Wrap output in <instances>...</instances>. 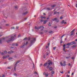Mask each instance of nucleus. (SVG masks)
Returning <instances> with one entry per match:
<instances>
[{"label": "nucleus", "instance_id": "f257e3e1", "mask_svg": "<svg viewBox=\"0 0 77 77\" xmlns=\"http://www.w3.org/2000/svg\"><path fill=\"white\" fill-rule=\"evenodd\" d=\"M13 39H14V36H12L11 37V39H10L9 40H7V42H9L10 41H11Z\"/></svg>", "mask_w": 77, "mask_h": 77}, {"label": "nucleus", "instance_id": "f03ea898", "mask_svg": "<svg viewBox=\"0 0 77 77\" xmlns=\"http://www.w3.org/2000/svg\"><path fill=\"white\" fill-rule=\"evenodd\" d=\"M42 26H40L38 27H37V26H35V29H41V28H42Z\"/></svg>", "mask_w": 77, "mask_h": 77}, {"label": "nucleus", "instance_id": "7ed1b4c3", "mask_svg": "<svg viewBox=\"0 0 77 77\" xmlns=\"http://www.w3.org/2000/svg\"><path fill=\"white\" fill-rule=\"evenodd\" d=\"M66 22H65V21H64V20H63L61 22V24H66Z\"/></svg>", "mask_w": 77, "mask_h": 77}, {"label": "nucleus", "instance_id": "20e7f679", "mask_svg": "<svg viewBox=\"0 0 77 77\" xmlns=\"http://www.w3.org/2000/svg\"><path fill=\"white\" fill-rule=\"evenodd\" d=\"M9 55H6V56H4L3 57V59H6L7 57H9Z\"/></svg>", "mask_w": 77, "mask_h": 77}, {"label": "nucleus", "instance_id": "39448f33", "mask_svg": "<svg viewBox=\"0 0 77 77\" xmlns=\"http://www.w3.org/2000/svg\"><path fill=\"white\" fill-rule=\"evenodd\" d=\"M13 46H18V45L17 43H14L12 44Z\"/></svg>", "mask_w": 77, "mask_h": 77}, {"label": "nucleus", "instance_id": "423d86ee", "mask_svg": "<svg viewBox=\"0 0 77 77\" xmlns=\"http://www.w3.org/2000/svg\"><path fill=\"white\" fill-rule=\"evenodd\" d=\"M14 53V52L12 51H11L10 52H8V53L10 54H11V53Z\"/></svg>", "mask_w": 77, "mask_h": 77}, {"label": "nucleus", "instance_id": "0eeeda50", "mask_svg": "<svg viewBox=\"0 0 77 77\" xmlns=\"http://www.w3.org/2000/svg\"><path fill=\"white\" fill-rule=\"evenodd\" d=\"M28 14V12L26 11L25 12H24L23 13V15H26V14Z\"/></svg>", "mask_w": 77, "mask_h": 77}, {"label": "nucleus", "instance_id": "6e6552de", "mask_svg": "<svg viewBox=\"0 0 77 77\" xmlns=\"http://www.w3.org/2000/svg\"><path fill=\"white\" fill-rule=\"evenodd\" d=\"M16 66H17L16 65H14V70L15 71H16Z\"/></svg>", "mask_w": 77, "mask_h": 77}, {"label": "nucleus", "instance_id": "1a4fd4ad", "mask_svg": "<svg viewBox=\"0 0 77 77\" xmlns=\"http://www.w3.org/2000/svg\"><path fill=\"white\" fill-rule=\"evenodd\" d=\"M20 60H18L17 61L16 63V64H15V65H16L17 66V64L18 63H20Z\"/></svg>", "mask_w": 77, "mask_h": 77}, {"label": "nucleus", "instance_id": "9d476101", "mask_svg": "<svg viewBox=\"0 0 77 77\" xmlns=\"http://www.w3.org/2000/svg\"><path fill=\"white\" fill-rule=\"evenodd\" d=\"M74 35H75V33L74 32H72V33H71V34H70V35L71 36Z\"/></svg>", "mask_w": 77, "mask_h": 77}, {"label": "nucleus", "instance_id": "9b49d317", "mask_svg": "<svg viewBox=\"0 0 77 77\" xmlns=\"http://www.w3.org/2000/svg\"><path fill=\"white\" fill-rule=\"evenodd\" d=\"M14 8H15V9H18V6L17 5H15L14 6Z\"/></svg>", "mask_w": 77, "mask_h": 77}, {"label": "nucleus", "instance_id": "f8f14e48", "mask_svg": "<svg viewBox=\"0 0 77 77\" xmlns=\"http://www.w3.org/2000/svg\"><path fill=\"white\" fill-rule=\"evenodd\" d=\"M71 45H73V44H75V42H73L71 43Z\"/></svg>", "mask_w": 77, "mask_h": 77}, {"label": "nucleus", "instance_id": "ddd939ff", "mask_svg": "<svg viewBox=\"0 0 77 77\" xmlns=\"http://www.w3.org/2000/svg\"><path fill=\"white\" fill-rule=\"evenodd\" d=\"M48 21L47 20H45L44 21V22H43L44 24H46V23Z\"/></svg>", "mask_w": 77, "mask_h": 77}, {"label": "nucleus", "instance_id": "4468645a", "mask_svg": "<svg viewBox=\"0 0 77 77\" xmlns=\"http://www.w3.org/2000/svg\"><path fill=\"white\" fill-rule=\"evenodd\" d=\"M70 45H71V43L67 44H66V45H68V46H69Z\"/></svg>", "mask_w": 77, "mask_h": 77}, {"label": "nucleus", "instance_id": "2eb2a0df", "mask_svg": "<svg viewBox=\"0 0 77 77\" xmlns=\"http://www.w3.org/2000/svg\"><path fill=\"white\" fill-rule=\"evenodd\" d=\"M47 63H45L44 65V66H47Z\"/></svg>", "mask_w": 77, "mask_h": 77}, {"label": "nucleus", "instance_id": "dca6fc26", "mask_svg": "<svg viewBox=\"0 0 77 77\" xmlns=\"http://www.w3.org/2000/svg\"><path fill=\"white\" fill-rule=\"evenodd\" d=\"M75 30V29H73L71 32H70V33H74V32Z\"/></svg>", "mask_w": 77, "mask_h": 77}, {"label": "nucleus", "instance_id": "f3484780", "mask_svg": "<svg viewBox=\"0 0 77 77\" xmlns=\"http://www.w3.org/2000/svg\"><path fill=\"white\" fill-rule=\"evenodd\" d=\"M72 47V48H75V47H76V45H73Z\"/></svg>", "mask_w": 77, "mask_h": 77}, {"label": "nucleus", "instance_id": "a211bd4d", "mask_svg": "<svg viewBox=\"0 0 77 77\" xmlns=\"http://www.w3.org/2000/svg\"><path fill=\"white\" fill-rule=\"evenodd\" d=\"M56 18V20H55L56 22H58L59 21V20H57V18Z\"/></svg>", "mask_w": 77, "mask_h": 77}, {"label": "nucleus", "instance_id": "6ab92c4d", "mask_svg": "<svg viewBox=\"0 0 77 77\" xmlns=\"http://www.w3.org/2000/svg\"><path fill=\"white\" fill-rule=\"evenodd\" d=\"M60 65H61V66H62L63 64L62 62H60Z\"/></svg>", "mask_w": 77, "mask_h": 77}, {"label": "nucleus", "instance_id": "aec40b11", "mask_svg": "<svg viewBox=\"0 0 77 77\" xmlns=\"http://www.w3.org/2000/svg\"><path fill=\"white\" fill-rule=\"evenodd\" d=\"M41 18H42V19H43V18L45 19V17L41 16Z\"/></svg>", "mask_w": 77, "mask_h": 77}, {"label": "nucleus", "instance_id": "412c9836", "mask_svg": "<svg viewBox=\"0 0 77 77\" xmlns=\"http://www.w3.org/2000/svg\"><path fill=\"white\" fill-rule=\"evenodd\" d=\"M50 9H51L50 8H47V10H50Z\"/></svg>", "mask_w": 77, "mask_h": 77}, {"label": "nucleus", "instance_id": "4be33fe9", "mask_svg": "<svg viewBox=\"0 0 77 77\" xmlns=\"http://www.w3.org/2000/svg\"><path fill=\"white\" fill-rule=\"evenodd\" d=\"M52 21H54L56 20V18H55L54 19H52Z\"/></svg>", "mask_w": 77, "mask_h": 77}, {"label": "nucleus", "instance_id": "5701e85b", "mask_svg": "<svg viewBox=\"0 0 77 77\" xmlns=\"http://www.w3.org/2000/svg\"><path fill=\"white\" fill-rule=\"evenodd\" d=\"M32 39L33 41H35V40H36V38H33Z\"/></svg>", "mask_w": 77, "mask_h": 77}, {"label": "nucleus", "instance_id": "b1692460", "mask_svg": "<svg viewBox=\"0 0 77 77\" xmlns=\"http://www.w3.org/2000/svg\"><path fill=\"white\" fill-rule=\"evenodd\" d=\"M4 53L5 54H7V52H6V51H4Z\"/></svg>", "mask_w": 77, "mask_h": 77}, {"label": "nucleus", "instance_id": "393cba45", "mask_svg": "<svg viewBox=\"0 0 77 77\" xmlns=\"http://www.w3.org/2000/svg\"><path fill=\"white\" fill-rule=\"evenodd\" d=\"M71 59L72 60H73V59H75V57H72L71 58Z\"/></svg>", "mask_w": 77, "mask_h": 77}, {"label": "nucleus", "instance_id": "a878e982", "mask_svg": "<svg viewBox=\"0 0 77 77\" xmlns=\"http://www.w3.org/2000/svg\"><path fill=\"white\" fill-rule=\"evenodd\" d=\"M49 69H50V71H51V70H52V69H53L51 67H50Z\"/></svg>", "mask_w": 77, "mask_h": 77}, {"label": "nucleus", "instance_id": "bb28decb", "mask_svg": "<svg viewBox=\"0 0 77 77\" xmlns=\"http://www.w3.org/2000/svg\"><path fill=\"white\" fill-rule=\"evenodd\" d=\"M62 66H66V64L63 63V64Z\"/></svg>", "mask_w": 77, "mask_h": 77}, {"label": "nucleus", "instance_id": "cd10ccee", "mask_svg": "<svg viewBox=\"0 0 77 77\" xmlns=\"http://www.w3.org/2000/svg\"><path fill=\"white\" fill-rule=\"evenodd\" d=\"M56 47H54V48H53V50H55V49H56Z\"/></svg>", "mask_w": 77, "mask_h": 77}, {"label": "nucleus", "instance_id": "c85d7f7f", "mask_svg": "<svg viewBox=\"0 0 77 77\" xmlns=\"http://www.w3.org/2000/svg\"><path fill=\"white\" fill-rule=\"evenodd\" d=\"M55 6H56V5H52V8H54V7H55Z\"/></svg>", "mask_w": 77, "mask_h": 77}, {"label": "nucleus", "instance_id": "c756f323", "mask_svg": "<svg viewBox=\"0 0 77 77\" xmlns=\"http://www.w3.org/2000/svg\"><path fill=\"white\" fill-rule=\"evenodd\" d=\"M45 75V77H47V76H48V74H46V75Z\"/></svg>", "mask_w": 77, "mask_h": 77}, {"label": "nucleus", "instance_id": "7c9ffc66", "mask_svg": "<svg viewBox=\"0 0 77 77\" xmlns=\"http://www.w3.org/2000/svg\"><path fill=\"white\" fill-rule=\"evenodd\" d=\"M20 36H21V35L19 34L18 35V38H20Z\"/></svg>", "mask_w": 77, "mask_h": 77}, {"label": "nucleus", "instance_id": "2f4dec72", "mask_svg": "<svg viewBox=\"0 0 77 77\" xmlns=\"http://www.w3.org/2000/svg\"><path fill=\"white\" fill-rule=\"evenodd\" d=\"M8 59L9 60H11L12 59V58L11 57H9Z\"/></svg>", "mask_w": 77, "mask_h": 77}, {"label": "nucleus", "instance_id": "473e14b6", "mask_svg": "<svg viewBox=\"0 0 77 77\" xmlns=\"http://www.w3.org/2000/svg\"><path fill=\"white\" fill-rule=\"evenodd\" d=\"M34 73L36 74H37V75H38V73H37V72H35Z\"/></svg>", "mask_w": 77, "mask_h": 77}, {"label": "nucleus", "instance_id": "72a5a7b5", "mask_svg": "<svg viewBox=\"0 0 77 77\" xmlns=\"http://www.w3.org/2000/svg\"><path fill=\"white\" fill-rule=\"evenodd\" d=\"M47 68H48V69L49 68H50V66H47Z\"/></svg>", "mask_w": 77, "mask_h": 77}, {"label": "nucleus", "instance_id": "f704fd0d", "mask_svg": "<svg viewBox=\"0 0 77 77\" xmlns=\"http://www.w3.org/2000/svg\"><path fill=\"white\" fill-rule=\"evenodd\" d=\"M0 53L2 55H3L4 54L2 52H1Z\"/></svg>", "mask_w": 77, "mask_h": 77}, {"label": "nucleus", "instance_id": "c9c22d12", "mask_svg": "<svg viewBox=\"0 0 77 77\" xmlns=\"http://www.w3.org/2000/svg\"><path fill=\"white\" fill-rule=\"evenodd\" d=\"M18 28H19V27L18 26H17L16 27V29H18Z\"/></svg>", "mask_w": 77, "mask_h": 77}, {"label": "nucleus", "instance_id": "e433bc0d", "mask_svg": "<svg viewBox=\"0 0 77 77\" xmlns=\"http://www.w3.org/2000/svg\"><path fill=\"white\" fill-rule=\"evenodd\" d=\"M51 73H52V74H54V72L53 71H52Z\"/></svg>", "mask_w": 77, "mask_h": 77}, {"label": "nucleus", "instance_id": "4c0bfd02", "mask_svg": "<svg viewBox=\"0 0 77 77\" xmlns=\"http://www.w3.org/2000/svg\"><path fill=\"white\" fill-rule=\"evenodd\" d=\"M23 46H24V45H25V42H24L23 43Z\"/></svg>", "mask_w": 77, "mask_h": 77}, {"label": "nucleus", "instance_id": "58836bf2", "mask_svg": "<svg viewBox=\"0 0 77 77\" xmlns=\"http://www.w3.org/2000/svg\"><path fill=\"white\" fill-rule=\"evenodd\" d=\"M60 73H61V74H63V71H62V72L60 71Z\"/></svg>", "mask_w": 77, "mask_h": 77}, {"label": "nucleus", "instance_id": "ea45409f", "mask_svg": "<svg viewBox=\"0 0 77 77\" xmlns=\"http://www.w3.org/2000/svg\"><path fill=\"white\" fill-rule=\"evenodd\" d=\"M65 47H63V50L64 51H65Z\"/></svg>", "mask_w": 77, "mask_h": 77}, {"label": "nucleus", "instance_id": "a19ab883", "mask_svg": "<svg viewBox=\"0 0 77 77\" xmlns=\"http://www.w3.org/2000/svg\"><path fill=\"white\" fill-rule=\"evenodd\" d=\"M52 31H50L49 32V33H52Z\"/></svg>", "mask_w": 77, "mask_h": 77}, {"label": "nucleus", "instance_id": "79ce46f5", "mask_svg": "<svg viewBox=\"0 0 77 77\" xmlns=\"http://www.w3.org/2000/svg\"><path fill=\"white\" fill-rule=\"evenodd\" d=\"M11 29H14V27H11Z\"/></svg>", "mask_w": 77, "mask_h": 77}, {"label": "nucleus", "instance_id": "37998d69", "mask_svg": "<svg viewBox=\"0 0 77 77\" xmlns=\"http://www.w3.org/2000/svg\"><path fill=\"white\" fill-rule=\"evenodd\" d=\"M27 39V37H26L25 38L23 39V40H26Z\"/></svg>", "mask_w": 77, "mask_h": 77}, {"label": "nucleus", "instance_id": "c03bdc74", "mask_svg": "<svg viewBox=\"0 0 77 77\" xmlns=\"http://www.w3.org/2000/svg\"><path fill=\"white\" fill-rule=\"evenodd\" d=\"M46 74V73H45V72L43 73V75H45Z\"/></svg>", "mask_w": 77, "mask_h": 77}, {"label": "nucleus", "instance_id": "a18cd8bd", "mask_svg": "<svg viewBox=\"0 0 77 77\" xmlns=\"http://www.w3.org/2000/svg\"><path fill=\"white\" fill-rule=\"evenodd\" d=\"M65 46H66V45H65V44L63 45V47H65Z\"/></svg>", "mask_w": 77, "mask_h": 77}, {"label": "nucleus", "instance_id": "49530a36", "mask_svg": "<svg viewBox=\"0 0 77 77\" xmlns=\"http://www.w3.org/2000/svg\"><path fill=\"white\" fill-rule=\"evenodd\" d=\"M57 14V12L56 11L54 13V14Z\"/></svg>", "mask_w": 77, "mask_h": 77}, {"label": "nucleus", "instance_id": "de8ad7c7", "mask_svg": "<svg viewBox=\"0 0 77 77\" xmlns=\"http://www.w3.org/2000/svg\"><path fill=\"white\" fill-rule=\"evenodd\" d=\"M70 57V56L67 57H66V59H69V58Z\"/></svg>", "mask_w": 77, "mask_h": 77}, {"label": "nucleus", "instance_id": "09e8293b", "mask_svg": "<svg viewBox=\"0 0 77 77\" xmlns=\"http://www.w3.org/2000/svg\"><path fill=\"white\" fill-rule=\"evenodd\" d=\"M14 75H15V76H17V75L16 74V73H14Z\"/></svg>", "mask_w": 77, "mask_h": 77}, {"label": "nucleus", "instance_id": "8fccbe9b", "mask_svg": "<svg viewBox=\"0 0 77 77\" xmlns=\"http://www.w3.org/2000/svg\"><path fill=\"white\" fill-rule=\"evenodd\" d=\"M66 48H69V46H66Z\"/></svg>", "mask_w": 77, "mask_h": 77}, {"label": "nucleus", "instance_id": "3c124183", "mask_svg": "<svg viewBox=\"0 0 77 77\" xmlns=\"http://www.w3.org/2000/svg\"><path fill=\"white\" fill-rule=\"evenodd\" d=\"M17 56L16 55L14 56V57H17Z\"/></svg>", "mask_w": 77, "mask_h": 77}, {"label": "nucleus", "instance_id": "603ef678", "mask_svg": "<svg viewBox=\"0 0 77 77\" xmlns=\"http://www.w3.org/2000/svg\"><path fill=\"white\" fill-rule=\"evenodd\" d=\"M63 36H64V35H63L62 36L61 38H63Z\"/></svg>", "mask_w": 77, "mask_h": 77}, {"label": "nucleus", "instance_id": "864d4df0", "mask_svg": "<svg viewBox=\"0 0 77 77\" xmlns=\"http://www.w3.org/2000/svg\"><path fill=\"white\" fill-rule=\"evenodd\" d=\"M28 44V42H26V45H27Z\"/></svg>", "mask_w": 77, "mask_h": 77}, {"label": "nucleus", "instance_id": "5fc2aeb1", "mask_svg": "<svg viewBox=\"0 0 77 77\" xmlns=\"http://www.w3.org/2000/svg\"><path fill=\"white\" fill-rule=\"evenodd\" d=\"M49 26H51V24L50 23H49L48 24Z\"/></svg>", "mask_w": 77, "mask_h": 77}, {"label": "nucleus", "instance_id": "6e6d98bb", "mask_svg": "<svg viewBox=\"0 0 77 77\" xmlns=\"http://www.w3.org/2000/svg\"><path fill=\"white\" fill-rule=\"evenodd\" d=\"M5 77V75H2V77Z\"/></svg>", "mask_w": 77, "mask_h": 77}, {"label": "nucleus", "instance_id": "4d7b16f0", "mask_svg": "<svg viewBox=\"0 0 77 77\" xmlns=\"http://www.w3.org/2000/svg\"><path fill=\"white\" fill-rule=\"evenodd\" d=\"M68 65L69 66H71V64L70 63H69Z\"/></svg>", "mask_w": 77, "mask_h": 77}, {"label": "nucleus", "instance_id": "13d9d810", "mask_svg": "<svg viewBox=\"0 0 77 77\" xmlns=\"http://www.w3.org/2000/svg\"><path fill=\"white\" fill-rule=\"evenodd\" d=\"M50 64H52L53 63L51 62H50Z\"/></svg>", "mask_w": 77, "mask_h": 77}, {"label": "nucleus", "instance_id": "bf43d9fd", "mask_svg": "<svg viewBox=\"0 0 77 77\" xmlns=\"http://www.w3.org/2000/svg\"><path fill=\"white\" fill-rule=\"evenodd\" d=\"M2 43V40H0V44H1Z\"/></svg>", "mask_w": 77, "mask_h": 77}, {"label": "nucleus", "instance_id": "052dcab7", "mask_svg": "<svg viewBox=\"0 0 77 77\" xmlns=\"http://www.w3.org/2000/svg\"><path fill=\"white\" fill-rule=\"evenodd\" d=\"M63 63H66V61H64V62H63Z\"/></svg>", "mask_w": 77, "mask_h": 77}, {"label": "nucleus", "instance_id": "680f3d73", "mask_svg": "<svg viewBox=\"0 0 77 77\" xmlns=\"http://www.w3.org/2000/svg\"><path fill=\"white\" fill-rule=\"evenodd\" d=\"M7 69H11V68H10L9 67H8Z\"/></svg>", "mask_w": 77, "mask_h": 77}, {"label": "nucleus", "instance_id": "e2e57ef3", "mask_svg": "<svg viewBox=\"0 0 77 77\" xmlns=\"http://www.w3.org/2000/svg\"><path fill=\"white\" fill-rule=\"evenodd\" d=\"M62 18H63V17H60V19H62Z\"/></svg>", "mask_w": 77, "mask_h": 77}, {"label": "nucleus", "instance_id": "0e129e2a", "mask_svg": "<svg viewBox=\"0 0 77 77\" xmlns=\"http://www.w3.org/2000/svg\"><path fill=\"white\" fill-rule=\"evenodd\" d=\"M14 36V37H15L16 36H17V35H16V34H15Z\"/></svg>", "mask_w": 77, "mask_h": 77}, {"label": "nucleus", "instance_id": "69168bd1", "mask_svg": "<svg viewBox=\"0 0 77 77\" xmlns=\"http://www.w3.org/2000/svg\"><path fill=\"white\" fill-rule=\"evenodd\" d=\"M46 48H48V46H47L46 47Z\"/></svg>", "mask_w": 77, "mask_h": 77}, {"label": "nucleus", "instance_id": "338daca9", "mask_svg": "<svg viewBox=\"0 0 77 77\" xmlns=\"http://www.w3.org/2000/svg\"><path fill=\"white\" fill-rule=\"evenodd\" d=\"M41 22H42V21H43V20H41V21H40Z\"/></svg>", "mask_w": 77, "mask_h": 77}, {"label": "nucleus", "instance_id": "774afa93", "mask_svg": "<svg viewBox=\"0 0 77 77\" xmlns=\"http://www.w3.org/2000/svg\"><path fill=\"white\" fill-rule=\"evenodd\" d=\"M76 8H77V4H76Z\"/></svg>", "mask_w": 77, "mask_h": 77}]
</instances>
